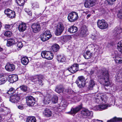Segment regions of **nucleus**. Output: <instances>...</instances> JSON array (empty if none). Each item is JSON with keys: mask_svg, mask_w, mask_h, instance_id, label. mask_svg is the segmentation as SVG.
Returning <instances> with one entry per match:
<instances>
[{"mask_svg": "<svg viewBox=\"0 0 122 122\" xmlns=\"http://www.w3.org/2000/svg\"><path fill=\"white\" fill-rule=\"evenodd\" d=\"M101 74L98 76V80L100 82L103 83L106 86L109 85L108 71L105 68H103L102 70Z\"/></svg>", "mask_w": 122, "mask_h": 122, "instance_id": "f257e3e1", "label": "nucleus"}, {"mask_svg": "<svg viewBox=\"0 0 122 122\" xmlns=\"http://www.w3.org/2000/svg\"><path fill=\"white\" fill-rule=\"evenodd\" d=\"M86 81L84 77L83 76H80L78 77L76 82L79 88H82L85 85Z\"/></svg>", "mask_w": 122, "mask_h": 122, "instance_id": "f03ea898", "label": "nucleus"}, {"mask_svg": "<svg viewBox=\"0 0 122 122\" xmlns=\"http://www.w3.org/2000/svg\"><path fill=\"white\" fill-rule=\"evenodd\" d=\"M43 78L42 75H39L36 76L32 77L30 79L31 80L34 82L38 86H41L43 85L42 81L41 80Z\"/></svg>", "mask_w": 122, "mask_h": 122, "instance_id": "7ed1b4c3", "label": "nucleus"}, {"mask_svg": "<svg viewBox=\"0 0 122 122\" xmlns=\"http://www.w3.org/2000/svg\"><path fill=\"white\" fill-rule=\"evenodd\" d=\"M41 56L43 58L48 60H51L53 57L54 55L50 51H44L41 53Z\"/></svg>", "mask_w": 122, "mask_h": 122, "instance_id": "20e7f679", "label": "nucleus"}, {"mask_svg": "<svg viewBox=\"0 0 122 122\" xmlns=\"http://www.w3.org/2000/svg\"><path fill=\"white\" fill-rule=\"evenodd\" d=\"M77 13L76 12H72L68 14V19L70 22H74L78 18Z\"/></svg>", "mask_w": 122, "mask_h": 122, "instance_id": "39448f33", "label": "nucleus"}, {"mask_svg": "<svg viewBox=\"0 0 122 122\" xmlns=\"http://www.w3.org/2000/svg\"><path fill=\"white\" fill-rule=\"evenodd\" d=\"M64 29L63 24L61 23H58L56 27L55 34L57 36L60 35L62 33Z\"/></svg>", "mask_w": 122, "mask_h": 122, "instance_id": "423d86ee", "label": "nucleus"}, {"mask_svg": "<svg viewBox=\"0 0 122 122\" xmlns=\"http://www.w3.org/2000/svg\"><path fill=\"white\" fill-rule=\"evenodd\" d=\"M97 24L98 27L101 29H106L108 27V24L103 19L99 20L97 22Z\"/></svg>", "mask_w": 122, "mask_h": 122, "instance_id": "0eeeda50", "label": "nucleus"}, {"mask_svg": "<svg viewBox=\"0 0 122 122\" xmlns=\"http://www.w3.org/2000/svg\"><path fill=\"white\" fill-rule=\"evenodd\" d=\"M16 25L18 26V28L20 32H23L26 29L27 26L25 23L23 22L20 23V22H17Z\"/></svg>", "mask_w": 122, "mask_h": 122, "instance_id": "6e6552de", "label": "nucleus"}, {"mask_svg": "<svg viewBox=\"0 0 122 122\" xmlns=\"http://www.w3.org/2000/svg\"><path fill=\"white\" fill-rule=\"evenodd\" d=\"M67 69L71 73H74L78 70V65L77 64L73 65L69 67Z\"/></svg>", "mask_w": 122, "mask_h": 122, "instance_id": "1a4fd4ad", "label": "nucleus"}, {"mask_svg": "<svg viewBox=\"0 0 122 122\" xmlns=\"http://www.w3.org/2000/svg\"><path fill=\"white\" fill-rule=\"evenodd\" d=\"M82 108L81 106H79L75 108H72L70 112H68V113L69 114L74 115L79 111H80Z\"/></svg>", "mask_w": 122, "mask_h": 122, "instance_id": "9d476101", "label": "nucleus"}, {"mask_svg": "<svg viewBox=\"0 0 122 122\" xmlns=\"http://www.w3.org/2000/svg\"><path fill=\"white\" fill-rule=\"evenodd\" d=\"M93 112L91 111H90L88 110L84 109L82 110L81 112V115L83 116H90L92 117L93 116Z\"/></svg>", "mask_w": 122, "mask_h": 122, "instance_id": "9b49d317", "label": "nucleus"}, {"mask_svg": "<svg viewBox=\"0 0 122 122\" xmlns=\"http://www.w3.org/2000/svg\"><path fill=\"white\" fill-rule=\"evenodd\" d=\"M5 13L7 16L11 18H14L15 13L14 11L10 10L9 9H8L5 10Z\"/></svg>", "mask_w": 122, "mask_h": 122, "instance_id": "f8f14e48", "label": "nucleus"}, {"mask_svg": "<svg viewBox=\"0 0 122 122\" xmlns=\"http://www.w3.org/2000/svg\"><path fill=\"white\" fill-rule=\"evenodd\" d=\"M16 2L19 6L16 7V9L18 10V12L20 13L23 8L22 6L24 4L25 0H16Z\"/></svg>", "mask_w": 122, "mask_h": 122, "instance_id": "ddd939ff", "label": "nucleus"}, {"mask_svg": "<svg viewBox=\"0 0 122 122\" xmlns=\"http://www.w3.org/2000/svg\"><path fill=\"white\" fill-rule=\"evenodd\" d=\"M111 105L107 104H103L99 105L95 107L94 109L95 110H102L107 108L108 107H110Z\"/></svg>", "mask_w": 122, "mask_h": 122, "instance_id": "4468645a", "label": "nucleus"}, {"mask_svg": "<svg viewBox=\"0 0 122 122\" xmlns=\"http://www.w3.org/2000/svg\"><path fill=\"white\" fill-rule=\"evenodd\" d=\"M31 27L33 30V32L35 33L38 32L41 29L40 25L36 23L33 24L31 25Z\"/></svg>", "mask_w": 122, "mask_h": 122, "instance_id": "2eb2a0df", "label": "nucleus"}, {"mask_svg": "<svg viewBox=\"0 0 122 122\" xmlns=\"http://www.w3.org/2000/svg\"><path fill=\"white\" fill-rule=\"evenodd\" d=\"M0 112H5V114H4V115L5 116L8 115L10 117L11 116V114L10 113V110L7 107L3 108L0 107Z\"/></svg>", "mask_w": 122, "mask_h": 122, "instance_id": "dca6fc26", "label": "nucleus"}, {"mask_svg": "<svg viewBox=\"0 0 122 122\" xmlns=\"http://www.w3.org/2000/svg\"><path fill=\"white\" fill-rule=\"evenodd\" d=\"M68 104V103L66 101L64 100H62L60 104V106H61H61L60 107V108H59V112L62 111L63 110Z\"/></svg>", "mask_w": 122, "mask_h": 122, "instance_id": "f3484780", "label": "nucleus"}, {"mask_svg": "<svg viewBox=\"0 0 122 122\" xmlns=\"http://www.w3.org/2000/svg\"><path fill=\"white\" fill-rule=\"evenodd\" d=\"M95 5V3L91 0H86L84 3L85 7L86 8H90L93 6Z\"/></svg>", "mask_w": 122, "mask_h": 122, "instance_id": "a211bd4d", "label": "nucleus"}, {"mask_svg": "<svg viewBox=\"0 0 122 122\" xmlns=\"http://www.w3.org/2000/svg\"><path fill=\"white\" fill-rule=\"evenodd\" d=\"M6 70L8 71H13L15 68V65L9 63L7 64L5 66Z\"/></svg>", "mask_w": 122, "mask_h": 122, "instance_id": "6ab92c4d", "label": "nucleus"}, {"mask_svg": "<svg viewBox=\"0 0 122 122\" xmlns=\"http://www.w3.org/2000/svg\"><path fill=\"white\" fill-rule=\"evenodd\" d=\"M122 32V29L120 27L116 28L114 30V33L115 36L119 38Z\"/></svg>", "mask_w": 122, "mask_h": 122, "instance_id": "aec40b11", "label": "nucleus"}, {"mask_svg": "<svg viewBox=\"0 0 122 122\" xmlns=\"http://www.w3.org/2000/svg\"><path fill=\"white\" fill-rule=\"evenodd\" d=\"M43 114L46 117H50L51 116V111L47 108L45 109L43 112Z\"/></svg>", "mask_w": 122, "mask_h": 122, "instance_id": "412c9836", "label": "nucleus"}, {"mask_svg": "<svg viewBox=\"0 0 122 122\" xmlns=\"http://www.w3.org/2000/svg\"><path fill=\"white\" fill-rule=\"evenodd\" d=\"M83 56L86 59H88L90 58L92 56V53L90 51H86L83 53Z\"/></svg>", "mask_w": 122, "mask_h": 122, "instance_id": "4be33fe9", "label": "nucleus"}, {"mask_svg": "<svg viewBox=\"0 0 122 122\" xmlns=\"http://www.w3.org/2000/svg\"><path fill=\"white\" fill-rule=\"evenodd\" d=\"M78 30V28L76 27L71 26L68 29V31L71 33H73L76 32Z\"/></svg>", "mask_w": 122, "mask_h": 122, "instance_id": "5701e85b", "label": "nucleus"}, {"mask_svg": "<svg viewBox=\"0 0 122 122\" xmlns=\"http://www.w3.org/2000/svg\"><path fill=\"white\" fill-rule=\"evenodd\" d=\"M7 80V78L6 76L0 75V85L4 84Z\"/></svg>", "mask_w": 122, "mask_h": 122, "instance_id": "b1692460", "label": "nucleus"}, {"mask_svg": "<svg viewBox=\"0 0 122 122\" xmlns=\"http://www.w3.org/2000/svg\"><path fill=\"white\" fill-rule=\"evenodd\" d=\"M57 60L59 62H63L65 61L66 58L63 56L58 55L56 56Z\"/></svg>", "mask_w": 122, "mask_h": 122, "instance_id": "393cba45", "label": "nucleus"}, {"mask_svg": "<svg viewBox=\"0 0 122 122\" xmlns=\"http://www.w3.org/2000/svg\"><path fill=\"white\" fill-rule=\"evenodd\" d=\"M100 98H101L102 103H105L107 102L108 97L105 95H101Z\"/></svg>", "mask_w": 122, "mask_h": 122, "instance_id": "a878e982", "label": "nucleus"}, {"mask_svg": "<svg viewBox=\"0 0 122 122\" xmlns=\"http://www.w3.org/2000/svg\"><path fill=\"white\" fill-rule=\"evenodd\" d=\"M59 48V46L58 44H55L51 47V50L52 52H56L58 51Z\"/></svg>", "mask_w": 122, "mask_h": 122, "instance_id": "bb28decb", "label": "nucleus"}, {"mask_svg": "<svg viewBox=\"0 0 122 122\" xmlns=\"http://www.w3.org/2000/svg\"><path fill=\"white\" fill-rule=\"evenodd\" d=\"M21 62L24 65H26L28 63L29 60L27 57L24 56L21 58Z\"/></svg>", "mask_w": 122, "mask_h": 122, "instance_id": "cd10ccee", "label": "nucleus"}, {"mask_svg": "<svg viewBox=\"0 0 122 122\" xmlns=\"http://www.w3.org/2000/svg\"><path fill=\"white\" fill-rule=\"evenodd\" d=\"M15 42V39H10L7 40L6 45L8 46H10L14 44Z\"/></svg>", "mask_w": 122, "mask_h": 122, "instance_id": "c85d7f7f", "label": "nucleus"}, {"mask_svg": "<svg viewBox=\"0 0 122 122\" xmlns=\"http://www.w3.org/2000/svg\"><path fill=\"white\" fill-rule=\"evenodd\" d=\"M95 85L94 82L93 80L91 79L89 82L88 88L89 90H92Z\"/></svg>", "mask_w": 122, "mask_h": 122, "instance_id": "c756f323", "label": "nucleus"}, {"mask_svg": "<svg viewBox=\"0 0 122 122\" xmlns=\"http://www.w3.org/2000/svg\"><path fill=\"white\" fill-rule=\"evenodd\" d=\"M55 91L59 93L62 92L64 91V88L61 86H57L56 87Z\"/></svg>", "mask_w": 122, "mask_h": 122, "instance_id": "7c9ffc66", "label": "nucleus"}, {"mask_svg": "<svg viewBox=\"0 0 122 122\" xmlns=\"http://www.w3.org/2000/svg\"><path fill=\"white\" fill-rule=\"evenodd\" d=\"M87 30L86 29L82 28L80 33V36L82 37H85L87 35L86 33Z\"/></svg>", "mask_w": 122, "mask_h": 122, "instance_id": "2f4dec72", "label": "nucleus"}, {"mask_svg": "<svg viewBox=\"0 0 122 122\" xmlns=\"http://www.w3.org/2000/svg\"><path fill=\"white\" fill-rule=\"evenodd\" d=\"M120 121H122V118H117L115 117L109 120H108L107 122H115Z\"/></svg>", "mask_w": 122, "mask_h": 122, "instance_id": "473e14b6", "label": "nucleus"}, {"mask_svg": "<svg viewBox=\"0 0 122 122\" xmlns=\"http://www.w3.org/2000/svg\"><path fill=\"white\" fill-rule=\"evenodd\" d=\"M41 40L43 41H45L49 40L51 37L50 36H46L42 34L41 36Z\"/></svg>", "mask_w": 122, "mask_h": 122, "instance_id": "72a5a7b5", "label": "nucleus"}, {"mask_svg": "<svg viewBox=\"0 0 122 122\" xmlns=\"http://www.w3.org/2000/svg\"><path fill=\"white\" fill-rule=\"evenodd\" d=\"M36 118L34 117H28L26 119L27 122H36Z\"/></svg>", "mask_w": 122, "mask_h": 122, "instance_id": "f704fd0d", "label": "nucleus"}, {"mask_svg": "<svg viewBox=\"0 0 122 122\" xmlns=\"http://www.w3.org/2000/svg\"><path fill=\"white\" fill-rule=\"evenodd\" d=\"M58 98L57 96L54 95L52 99V102L54 103H57L58 102Z\"/></svg>", "mask_w": 122, "mask_h": 122, "instance_id": "c9c22d12", "label": "nucleus"}, {"mask_svg": "<svg viewBox=\"0 0 122 122\" xmlns=\"http://www.w3.org/2000/svg\"><path fill=\"white\" fill-rule=\"evenodd\" d=\"M26 103L29 106H33L35 104V101L29 100L26 101Z\"/></svg>", "mask_w": 122, "mask_h": 122, "instance_id": "e433bc0d", "label": "nucleus"}, {"mask_svg": "<svg viewBox=\"0 0 122 122\" xmlns=\"http://www.w3.org/2000/svg\"><path fill=\"white\" fill-rule=\"evenodd\" d=\"M44 35H45L46 36H49L50 37H51L52 36V35L51 34V33L49 30H46L43 34Z\"/></svg>", "mask_w": 122, "mask_h": 122, "instance_id": "4c0bfd02", "label": "nucleus"}, {"mask_svg": "<svg viewBox=\"0 0 122 122\" xmlns=\"http://www.w3.org/2000/svg\"><path fill=\"white\" fill-rule=\"evenodd\" d=\"M10 101L12 103H15V94H14L11 96L10 98Z\"/></svg>", "mask_w": 122, "mask_h": 122, "instance_id": "58836bf2", "label": "nucleus"}, {"mask_svg": "<svg viewBox=\"0 0 122 122\" xmlns=\"http://www.w3.org/2000/svg\"><path fill=\"white\" fill-rule=\"evenodd\" d=\"M17 41L18 42V43H17V46L19 48V49H17V50H20V48L22 47L23 46V44L22 42L20 41L18 42V41Z\"/></svg>", "mask_w": 122, "mask_h": 122, "instance_id": "ea45409f", "label": "nucleus"}, {"mask_svg": "<svg viewBox=\"0 0 122 122\" xmlns=\"http://www.w3.org/2000/svg\"><path fill=\"white\" fill-rule=\"evenodd\" d=\"M13 26V24L11 25H5V28L6 30L10 29L12 28Z\"/></svg>", "mask_w": 122, "mask_h": 122, "instance_id": "a19ab883", "label": "nucleus"}, {"mask_svg": "<svg viewBox=\"0 0 122 122\" xmlns=\"http://www.w3.org/2000/svg\"><path fill=\"white\" fill-rule=\"evenodd\" d=\"M12 34V33L10 31H6L4 34V35L7 37H10Z\"/></svg>", "mask_w": 122, "mask_h": 122, "instance_id": "79ce46f5", "label": "nucleus"}, {"mask_svg": "<svg viewBox=\"0 0 122 122\" xmlns=\"http://www.w3.org/2000/svg\"><path fill=\"white\" fill-rule=\"evenodd\" d=\"M100 96L97 97H96L95 99V101L96 103H102L101 100H100L101 98H100Z\"/></svg>", "mask_w": 122, "mask_h": 122, "instance_id": "37998d69", "label": "nucleus"}, {"mask_svg": "<svg viewBox=\"0 0 122 122\" xmlns=\"http://www.w3.org/2000/svg\"><path fill=\"white\" fill-rule=\"evenodd\" d=\"M26 101L29 100H32L35 101V99L34 98L31 96H28L26 98Z\"/></svg>", "mask_w": 122, "mask_h": 122, "instance_id": "c03bdc74", "label": "nucleus"}, {"mask_svg": "<svg viewBox=\"0 0 122 122\" xmlns=\"http://www.w3.org/2000/svg\"><path fill=\"white\" fill-rule=\"evenodd\" d=\"M20 88L24 92H26L27 90V87L26 86L22 85L20 87Z\"/></svg>", "mask_w": 122, "mask_h": 122, "instance_id": "a18cd8bd", "label": "nucleus"}, {"mask_svg": "<svg viewBox=\"0 0 122 122\" xmlns=\"http://www.w3.org/2000/svg\"><path fill=\"white\" fill-rule=\"evenodd\" d=\"M15 78L14 76H12L9 79V81L10 83H12L15 81Z\"/></svg>", "mask_w": 122, "mask_h": 122, "instance_id": "49530a36", "label": "nucleus"}, {"mask_svg": "<svg viewBox=\"0 0 122 122\" xmlns=\"http://www.w3.org/2000/svg\"><path fill=\"white\" fill-rule=\"evenodd\" d=\"M50 101L49 99V98H45V99L43 100V102L45 104H49Z\"/></svg>", "mask_w": 122, "mask_h": 122, "instance_id": "de8ad7c7", "label": "nucleus"}, {"mask_svg": "<svg viewBox=\"0 0 122 122\" xmlns=\"http://www.w3.org/2000/svg\"><path fill=\"white\" fill-rule=\"evenodd\" d=\"M32 6L33 7L32 8L34 9L38 8L39 7V5L37 2H35L33 3L32 4Z\"/></svg>", "mask_w": 122, "mask_h": 122, "instance_id": "09e8293b", "label": "nucleus"}, {"mask_svg": "<svg viewBox=\"0 0 122 122\" xmlns=\"http://www.w3.org/2000/svg\"><path fill=\"white\" fill-rule=\"evenodd\" d=\"M20 96L18 95L17 94L16 96V103L19 102V103H20Z\"/></svg>", "mask_w": 122, "mask_h": 122, "instance_id": "8fccbe9b", "label": "nucleus"}, {"mask_svg": "<svg viewBox=\"0 0 122 122\" xmlns=\"http://www.w3.org/2000/svg\"><path fill=\"white\" fill-rule=\"evenodd\" d=\"M116 79L117 81L122 82V74L121 76H118L117 77Z\"/></svg>", "mask_w": 122, "mask_h": 122, "instance_id": "3c124183", "label": "nucleus"}, {"mask_svg": "<svg viewBox=\"0 0 122 122\" xmlns=\"http://www.w3.org/2000/svg\"><path fill=\"white\" fill-rule=\"evenodd\" d=\"M116 0H107L108 4L111 5Z\"/></svg>", "mask_w": 122, "mask_h": 122, "instance_id": "603ef678", "label": "nucleus"}, {"mask_svg": "<svg viewBox=\"0 0 122 122\" xmlns=\"http://www.w3.org/2000/svg\"><path fill=\"white\" fill-rule=\"evenodd\" d=\"M15 91V89L13 87L11 88L7 92H11L12 91Z\"/></svg>", "mask_w": 122, "mask_h": 122, "instance_id": "864d4df0", "label": "nucleus"}, {"mask_svg": "<svg viewBox=\"0 0 122 122\" xmlns=\"http://www.w3.org/2000/svg\"><path fill=\"white\" fill-rule=\"evenodd\" d=\"M95 71L93 70H92L90 71V74L91 75H93L95 73Z\"/></svg>", "mask_w": 122, "mask_h": 122, "instance_id": "5fc2aeb1", "label": "nucleus"}, {"mask_svg": "<svg viewBox=\"0 0 122 122\" xmlns=\"http://www.w3.org/2000/svg\"><path fill=\"white\" fill-rule=\"evenodd\" d=\"M91 38L93 40H96V37L95 35H92L91 36Z\"/></svg>", "mask_w": 122, "mask_h": 122, "instance_id": "6e6d98bb", "label": "nucleus"}, {"mask_svg": "<svg viewBox=\"0 0 122 122\" xmlns=\"http://www.w3.org/2000/svg\"><path fill=\"white\" fill-rule=\"evenodd\" d=\"M17 107L18 108L20 109H23L24 108L22 106L20 105L17 106Z\"/></svg>", "mask_w": 122, "mask_h": 122, "instance_id": "4d7b16f0", "label": "nucleus"}, {"mask_svg": "<svg viewBox=\"0 0 122 122\" xmlns=\"http://www.w3.org/2000/svg\"><path fill=\"white\" fill-rule=\"evenodd\" d=\"M90 13V12L88 10H87L86 11H84L83 12V13H84L86 15H87L88 14H89Z\"/></svg>", "mask_w": 122, "mask_h": 122, "instance_id": "13d9d810", "label": "nucleus"}, {"mask_svg": "<svg viewBox=\"0 0 122 122\" xmlns=\"http://www.w3.org/2000/svg\"><path fill=\"white\" fill-rule=\"evenodd\" d=\"M15 91H12L11 92H7V94H13L14 93H15Z\"/></svg>", "mask_w": 122, "mask_h": 122, "instance_id": "bf43d9fd", "label": "nucleus"}, {"mask_svg": "<svg viewBox=\"0 0 122 122\" xmlns=\"http://www.w3.org/2000/svg\"><path fill=\"white\" fill-rule=\"evenodd\" d=\"M30 10L26 8L25 9V11L27 13L29 12V11Z\"/></svg>", "mask_w": 122, "mask_h": 122, "instance_id": "052dcab7", "label": "nucleus"}, {"mask_svg": "<svg viewBox=\"0 0 122 122\" xmlns=\"http://www.w3.org/2000/svg\"><path fill=\"white\" fill-rule=\"evenodd\" d=\"M27 13L29 15H31L32 14V12L29 10V11Z\"/></svg>", "mask_w": 122, "mask_h": 122, "instance_id": "680f3d73", "label": "nucleus"}, {"mask_svg": "<svg viewBox=\"0 0 122 122\" xmlns=\"http://www.w3.org/2000/svg\"><path fill=\"white\" fill-rule=\"evenodd\" d=\"M91 15V14H88L86 16V18L87 19H88L89 18L90 16Z\"/></svg>", "mask_w": 122, "mask_h": 122, "instance_id": "e2e57ef3", "label": "nucleus"}, {"mask_svg": "<svg viewBox=\"0 0 122 122\" xmlns=\"http://www.w3.org/2000/svg\"><path fill=\"white\" fill-rule=\"evenodd\" d=\"M1 107H5L4 105V103L3 102L1 104Z\"/></svg>", "mask_w": 122, "mask_h": 122, "instance_id": "0e129e2a", "label": "nucleus"}, {"mask_svg": "<svg viewBox=\"0 0 122 122\" xmlns=\"http://www.w3.org/2000/svg\"><path fill=\"white\" fill-rule=\"evenodd\" d=\"M4 51V50H3V49L1 48L0 46V51L2 52Z\"/></svg>", "mask_w": 122, "mask_h": 122, "instance_id": "69168bd1", "label": "nucleus"}, {"mask_svg": "<svg viewBox=\"0 0 122 122\" xmlns=\"http://www.w3.org/2000/svg\"><path fill=\"white\" fill-rule=\"evenodd\" d=\"M115 62L117 63H119V60H118L117 59H115Z\"/></svg>", "mask_w": 122, "mask_h": 122, "instance_id": "338daca9", "label": "nucleus"}, {"mask_svg": "<svg viewBox=\"0 0 122 122\" xmlns=\"http://www.w3.org/2000/svg\"><path fill=\"white\" fill-rule=\"evenodd\" d=\"M119 63H122V58L119 60Z\"/></svg>", "mask_w": 122, "mask_h": 122, "instance_id": "774afa93", "label": "nucleus"}]
</instances>
